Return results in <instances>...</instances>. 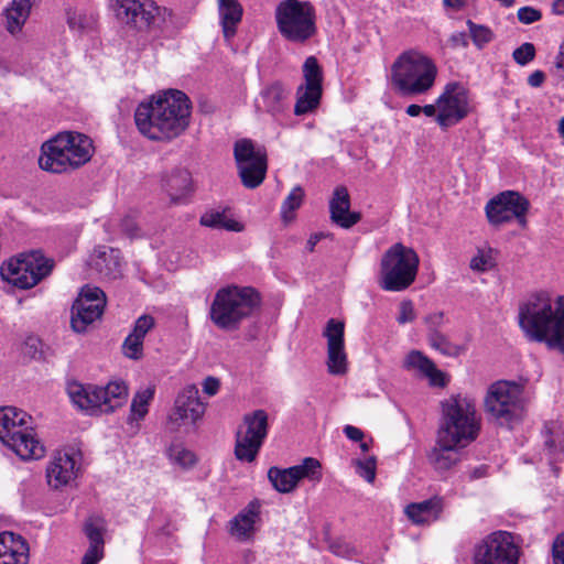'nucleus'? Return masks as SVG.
<instances>
[{"label": "nucleus", "instance_id": "13d9d810", "mask_svg": "<svg viewBox=\"0 0 564 564\" xmlns=\"http://www.w3.org/2000/svg\"><path fill=\"white\" fill-rule=\"evenodd\" d=\"M121 230L130 238H133L138 235V225L131 217H126L121 221Z\"/></svg>", "mask_w": 564, "mask_h": 564}, {"label": "nucleus", "instance_id": "680f3d73", "mask_svg": "<svg viewBox=\"0 0 564 564\" xmlns=\"http://www.w3.org/2000/svg\"><path fill=\"white\" fill-rule=\"evenodd\" d=\"M344 433L349 440L354 442H361L364 438V432L352 425H346L344 427Z\"/></svg>", "mask_w": 564, "mask_h": 564}, {"label": "nucleus", "instance_id": "f704fd0d", "mask_svg": "<svg viewBox=\"0 0 564 564\" xmlns=\"http://www.w3.org/2000/svg\"><path fill=\"white\" fill-rule=\"evenodd\" d=\"M321 96L322 88H313L306 85L300 86L294 113L301 116L312 111L318 106Z\"/></svg>", "mask_w": 564, "mask_h": 564}, {"label": "nucleus", "instance_id": "cd10ccee", "mask_svg": "<svg viewBox=\"0 0 564 564\" xmlns=\"http://www.w3.org/2000/svg\"><path fill=\"white\" fill-rule=\"evenodd\" d=\"M29 546L25 540L13 532L0 533V564H28Z\"/></svg>", "mask_w": 564, "mask_h": 564}, {"label": "nucleus", "instance_id": "5fc2aeb1", "mask_svg": "<svg viewBox=\"0 0 564 564\" xmlns=\"http://www.w3.org/2000/svg\"><path fill=\"white\" fill-rule=\"evenodd\" d=\"M104 554V547L89 545L83 556L82 564H97Z\"/></svg>", "mask_w": 564, "mask_h": 564}, {"label": "nucleus", "instance_id": "052dcab7", "mask_svg": "<svg viewBox=\"0 0 564 564\" xmlns=\"http://www.w3.org/2000/svg\"><path fill=\"white\" fill-rule=\"evenodd\" d=\"M545 82V74L542 70H534L529 77H528V84L533 88H539L543 85Z\"/></svg>", "mask_w": 564, "mask_h": 564}, {"label": "nucleus", "instance_id": "6e6552de", "mask_svg": "<svg viewBox=\"0 0 564 564\" xmlns=\"http://www.w3.org/2000/svg\"><path fill=\"white\" fill-rule=\"evenodd\" d=\"M420 258L414 249L401 242L389 247L380 259L379 286L388 292H402L415 281Z\"/></svg>", "mask_w": 564, "mask_h": 564}, {"label": "nucleus", "instance_id": "dca6fc26", "mask_svg": "<svg viewBox=\"0 0 564 564\" xmlns=\"http://www.w3.org/2000/svg\"><path fill=\"white\" fill-rule=\"evenodd\" d=\"M529 207L530 203L523 195L514 191H506L487 203L486 215L492 226H500L516 218L518 224L525 228Z\"/></svg>", "mask_w": 564, "mask_h": 564}, {"label": "nucleus", "instance_id": "1a4fd4ad", "mask_svg": "<svg viewBox=\"0 0 564 564\" xmlns=\"http://www.w3.org/2000/svg\"><path fill=\"white\" fill-rule=\"evenodd\" d=\"M523 387L514 381L498 380L491 383L484 398L488 419L499 426L511 429L524 415Z\"/></svg>", "mask_w": 564, "mask_h": 564}, {"label": "nucleus", "instance_id": "774afa93", "mask_svg": "<svg viewBox=\"0 0 564 564\" xmlns=\"http://www.w3.org/2000/svg\"><path fill=\"white\" fill-rule=\"evenodd\" d=\"M242 561L245 564H252L256 561V554L251 550H245L242 552Z\"/></svg>", "mask_w": 564, "mask_h": 564}, {"label": "nucleus", "instance_id": "20e7f679", "mask_svg": "<svg viewBox=\"0 0 564 564\" xmlns=\"http://www.w3.org/2000/svg\"><path fill=\"white\" fill-rule=\"evenodd\" d=\"M261 296L251 286L228 285L219 289L209 308V318L219 329L234 332L260 307Z\"/></svg>", "mask_w": 564, "mask_h": 564}, {"label": "nucleus", "instance_id": "37998d69", "mask_svg": "<svg viewBox=\"0 0 564 564\" xmlns=\"http://www.w3.org/2000/svg\"><path fill=\"white\" fill-rule=\"evenodd\" d=\"M427 339L431 347L445 356H458L460 352V348L452 344L441 332L429 333Z\"/></svg>", "mask_w": 564, "mask_h": 564}, {"label": "nucleus", "instance_id": "4d7b16f0", "mask_svg": "<svg viewBox=\"0 0 564 564\" xmlns=\"http://www.w3.org/2000/svg\"><path fill=\"white\" fill-rule=\"evenodd\" d=\"M444 315L442 312L432 313L425 317V324L427 325L429 333L440 332L438 328L443 324Z\"/></svg>", "mask_w": 564, "mask_h": 564}, {"label": "nucleus", "instance_id": "9b49d317", "mask_svg": "<svg viewBox=\"0 0 564 564\" xmlns=\"http://www.w3.org/2000/svg\"><path fill=\"white\" fill-rule=\"evenodd\" d=\"M72 401L89 414L110 413L128 398L123 381H111L106 387L74 384L68 390Z\"/></svg>", "mask_w": 564, "mask_h": 564}, {"label": "nucleus", "instance_id": "c9c22d12", "mask_svg": "<svg viewBox=\"0 0 564 564\" xmlns=\"http://www.w3.org/2000/svg\"><path fill=\"white\" fill-rule=\"evenodd\" d=\"M200 224L205 227L226 229L230 231H241L242 226L232 219L226 217L225 213L208 212L200 217Z\"/></svg>", "mask_w": 564, "mask_h": 564}, {"label": "nucleus", "instance_id": "5701e85b", "mask_svg": "<svg viewBox=\"0 0 564 564\" xmlns=\"http://www.w3.org/2000/svg\"><path fill=\"white\" fill-rule=\"evenodd\" d=\"M289 97L290 90L282 83L274 82L261 89L256 108L278 119L289 109Z\"/></svg>", "mask_w": 564, "mask_h": 564}, {"label": "nucleus", "instance_id": "58836bf2", "mask_svg": "<svg viewBox=\"0 0 564 564\" xmlns=\"http://www.w3.org/2000/svg\"><path fill=\"white\" fill-rule=\"evenodd\" d=\"M304 196V189L301 186L297 185L292 188L281 206V216L284 221H290L294 218V212L301 207Z\"/></svg>", "mask_w": 564, "mask_h": 564}, {"label": "nucleus", "instance_id": "4468645a", "mask_svg": "<svg viewBox=\"0 0 564 564\" xmlns=\"http://www.w3.org/2000/svg\"><path fill=\"white\" fill-rule=\"evenodd\" d=\"M234 156L243 186L247 188L260 186L268 167L264 149H257L251 140L242 139L235 143Z\"/></svg>", "mask_w": 564, "mask_h": 564}, {"label": "nucleus", "instance_id": "c03bdc74", "mask_svg": "<svg viewBox=\"0 0 564 564\" xmlns=\"http://www.w3.org/2000/svg\"><path fill=\"white\" fill-rule=\"evenodd\" d=\"M352 464L356 467V473L369 484L376 479L377 459L375 456H369L365 459H355Z\"/></svg>", "mask_w": 564, "mask_h": 564}, {"label": "nucleus", "instance_id": "864d4df0", "mask_svg": "<svg viewBox=\"0 0 564 564\" xmlns=\"http://www.w3.org/2000/svg\"><path fill=\"white\" fill-rule=\"evenodd\" d=\"M554 564H564V533L557 535L552 546Z\"/></svg>", "mask_w": 564, "mask_h": 564}, {"label": "nucleus", "instance_id": "bb28decb", "mask_svg": "<svg viewBox=\"0 0 564 564\" xmlns=\"http://www.w3.org/2000/svg\"><path fill=\"white\" fill-rule=\"evenodd\" d=\"M465 446L437 435L435 446L427 455L429 462L437 470H447L457 464L459 460V449Z\"/></svg>", "mask_w": 564, "mask_h": 564}, {"label": "nucleus", "instance_id": "8fccbe9b", "mask_svg": "<svg viewBox=\"0 0 564 564\" xmlns=\"http://www.w3.org/2000/svg\"><path fill=\"white\" fill-rule=\"evenodd\" d=\"M415 319V311L412 301L404 300L399 305V315L397 321L399 324H406Z\"/></svg>", "mask_w": 564, "mask_h": 564}, {"label": "nucleus", "instance_id": "473e14b6", "mask_svg": "<svg viewBox=\"0 0 564 564\" xmlns=\"http://www.w3.org/2000/svg\"><path fill=\"white\" fill-rule=\"evenodd\" d=\"M162 186L173 203H178L192 189L191 173L185 169H174L162 180Z\"/></svg>", "mask_w": 564, "mask_h": 564}, {"label": "nucleus", "instance_id": "0e129e2a", "mask_svg": "<svg viewBox=\"0 0 564 564\" xmlns=\"http://www.w3.org/2000/svg\"><path fill=\"white\" fill-rule=\"evenodd\" d=\"M422 112L427 117H435L437 116V106L436 102L434 105H425L422 107Z\"/></svg>", "mask_w": 564, "mask_h": 564}, {"label": "nucleus", "instance_id": "f257e3e1", "mask_svg": "<svg viewBox=\"0 0 564 564\" xmlns=\"http://www.w3.org/2000/svg\"><path fill=\"white\" fill-rule=\"evenodd\" d=\"M191 101L181 90L170 89L141 102L134 121L141 134L154 141H171L189 126Z\"/></svg>", "mask_w": 564, "mask_h": 564}, {"label": "nucleus", "instance_id": "09e8293b", "mask_svg": "<svg viewBox=\"0 0 564 564\" xmlns=\"http://www.w3.org/2000/svg\"><path fill=\"white\" fill-rule=\"evenodd\" d=\"M85 533L89 540L90 545L104 547V529L97 525L94 521H88L85 524Z\"/></svg>", "mask_w": 564, "mask_h": 564}, {"label": "nucleus", "instance_id": "6e6d98bb", "mask_svg": "<svg viewBox=\"0 0 564 564\" xmlns=\"http://www.w3.org/2000/svg\"><path fill=\"white\" fill-rule=\"evenodd\" d=\"M469 36L465 32H455L448 39V45L452 48L467 47L469 44Z\"/></svg>", "mask_w": 564, "mask_h": 564}, {"label": "nucleus", "instance_id": "a19ab883", "mask_svg": "<svg viewBox=\"0 0 564 564\" xmlns=\"http://www.w3.org/2000/svg\"><path fill=\"white\" fill-rule=\"evenodd\" d=\"M303 76L308 87L322 88L323 72L315 56H310L303 64Z\"/></svg>", "mask_w": 564, "mask_h": 564}, {"label": "nucleus", "instance_id": "6ab92c4d", "mask_svg": "<svg viewBox=\"0 0 564 564\" xmlns=\"http://www.w3.org/2000/svg\"><path fill=\"white\" fill-rule=\"evenodd\" d=\"M206 410L205 403L200 401L198 389L186 386L177 394L174 409L169 415L167 425L172 432H177L182 426L195 425Z\"/></svg>", "mask_w": 564, "mask_h": 564}, {"label": "nucleus", "instance_id": "9d476101", "mask_svg": "<svg viewBox=\"0 0 564 564\" xmlns=\"http://www.w3.org/2000/svg\"><path fill=\"white\" fill-rule=\"evenodd\" d=\"M274 18L279 33L288 42L305 44L317 34L316 10L310 1H280Z\"/></svg>", "mask_w": 564, "mask_h": 564}, {"label": "nucleus", "instance_id": "4be33fe9", "mask_svg": "<svg viewBox=\"0 0 564 564\" xmlns=\"http://www.w3.org/2000/svg\"><path fill=\"white\" fill-rule=\"evenodd\" d=\"M345 323L335 318L327 321L323 337L327 340V369L330 375H345L348 369L345 351Z\"/></svg>", "mask_w": 564, "mask_h": 564}, {"label": "nucleus", "instance_id": "f3484780", "mask_svg": "<svg viewBox=\"0 0 564 564\" xmlns=\"http://www.w3.org/2000/svg\"><path fill=\"white\" fill-rule=\"evenodd\" d=\"M436 122L447 129L460 122L469 113V98L466 88L458 83H449L436 99Z\"/></svg>", "mask_w": 564, "mask_h": 564}, {"label": "nucleus", "instance_id": "72a5a7b5", "mask_svg": "<svg viewBox=\"0 0 564 564\" xmlns=\"http://www.w3.org/2000/svg\"><path fill=\"white\" fill-rule=\"evenodd\" d=\"M403 367L429 378L434 384H437V378L442 377V372L436 369L434 362L419 350H412L406 355Z\"/></svg>", "mask_w": 564, "mask_h": 564}, {"label": "nucleus", "instance_id": "3c124183", "mask_svg": "<svg viewBox=\"0 0 564 564\" xmlns=\"http://www.w3.org/2000/svg\"><path fill=\"white\" fill-rule=\"evenodd\" d=\"M542 13L532 7H522L518 10V19L523 24H531L541 20Z\"/></svg>", "mask_w": 564, "mask_h": 564}, {"label": "nucleus", "instance_id": "39448f33", "mask_svg": "<svg viewBox=\"0 0 564 564\" xmlns=\"http://www.w3.org/2000/svg\"><path fill=\"white\" fill-rule=\"evenodd\" d=\"M0 441L23 460L45 455V446L32 427V417L14 406L0 409Z\"/></svg>", "mask_w": 564, "mask_h": 564}, {"label": "nucleus", "instance_id": "393cba45", "mask_svg": "<svg viewBox=\"0 0 564 564\" xmlns=\"http://www.w3.org/2000/svg\"><path fill=\"white\" fill-rule=\"evenodd\" d=\"M329 214L334 224L344 229H349L361 219V214L350 212V195L348 189L340 185L337 186L329 200Z\"/></svg>", "mask_w": 564, "mask_h": 564}, {"label": "nucleus", "instance_id": "a878e982", "mask_svg": "<svg viewBox=\"0 0 564 564\" xmlns=\"http://www.w3.org/2000/svg\"><path fill=\"white\" fill-rule=\"evenodd\" d=\"M76 473L74 457L67 453L57 452L46 467L47 482L52 488L58 489L75 479Z\"/></svg>", "mask_w": 564, "mask_h": 564}, {"label": "nucleus", "instance_id": "2eb2a0df", "mask_svg": "<svg viewBox=\"0 0 564 564\" xmlns=\"http://www.w3.org/2000/svg\"><path fill=\"white\" fill-rule=\"evenodd\" d=\"M520 549L513 535L506 531L492 532L476 547L475 564H518Z\"/></svg>", "mask_w": 564, "mask_h": 564}, {"label": "nucleus", "instance_id": "603ef678", "mask_svg": "<svg viewBox=\"0 0 564 564\" xmlns=\"http://www.w3.org/2000/svg\"><path fill=\"white\" fill-rule=\"evenodd\" d=\"M329 549L335 555L341 557H349L356 553L352 546L340 540L330 543Z\"/></svg>", "mask_w": 564, "mask_h": 564}, {"label": "nucleus", "instance_id": "aec40b11", "mask_svg": "<svg viewBox=\"0 0 564 564\" xmlns=\"http://www.w3.org/2000/svg\"><path fill=\"white\" fill-rule=\"evenodd\" d=\"M117 20L130 28L145 30L160 14V8L153 0H109Z\"/></svg>", "mask_w": 564, "mask_h": 564}, {"label": "nucleus", "instance_id": "4c0bfd02", "mask_svg": "<svg viewBox=\"0 0 564 564\" xmlns=\"http://www.w3.org/2000/svg\"><path fill=\"white\" fill-rule=\"evenodd\" d=\"M167 456L173 465L183 469L193 467L197 463L196 455L183 444H172L167 449Z\"/></svg>", "mask_w": 564, "mask_h": 564}, {"label": "nucleus", "instance_id": "e433bc0d", "mask_svg": "<svg viewBox=\"0 0 564 564\" xmlns=\"http://www.w3.org/2000/svg\"><path fill=\"white\" fill-rule=\"evenodd\" d=\"M153 395L154 389L152 388H147L135 393V395L132 399L130 408V422L144 419V416L148 413L150 401L153 399Z\"/></svg>", "mask_w": 564, "mask_h": 564}, {"label": "nucleus", "instance_id": "bf43d9fd", "mask_svg": "<svg viewBox=\"0 0 564 564\" xmlns=\"http://www.w3.org/2000/svg\"><path fill=\"white\" fill-rule=\"evenodd\" d=\"M220 382L214 377H207L203 383V391L208 395H215L219 390Z\"/></svg>", "mask_w": 564, "mask_h": 564}, {"label": "nucleus", "instance_id": "49530a36", "mask_svg": "<svg viewBox=\"0 0 564 564\" xmlns=\"http://www.w3.org/2000/svg\"><path fill=\"white\" fill-rule=\"evenodd\" d=\"M512 57L517 64L524 66L534 59L535 47L532 43L525 42L513 51Z\"/></svg>", "mask_w": 564, "mask_h": 564}, {"label": "nucleus", "instance_id": "ddd939ff", "mask_svg": "<svg viewBox=\"0 0 564 564\" xmlns=\"http://www.w3.org/2000/svg\"><path fill=\"white\" fill-rule=\"evenodd\" d=\"M268 435V414L256 410L243 416V426L236 434L235 455L238 460L251 463L256 459Z\"/></svg>", "mask_w": 564, "mask_h": 564}, {"label": "nucleus", "instance_id": "69168bd1", "mask_svg": "<svg viewBox=\"0 0 564 564\" xmlns=\"http://www.w3.org/2000/svg\"><path fill=\"white\" fill-rule=\"evenodd\" d=\"M552 11L557 15H564V0H554Z\"/></svg>", "mask_w": 564, "mask_h": 564}, {"label": "nucleus", "instance_id": "a211bd4d", "mask_svg": "<svg viewBox=\"0 0 564 564\" xmlns=\"http://www.w3.org/2000/svg\"><path fill=\"white\" fill-rule=\"evenodd\" d=\"M106 302V294L100 288L84 286L72 306V328L76 333L86 332L90 324L101 317Z\"/></svg>", "mask_w": 564, "mask_h": 564}, {"label": "nucleus", "instance_id": "412c9836", "mask_svg": "<svg viewBox=\"0 0 564 564\" xmlns=\"http://www.w3.org/2000/svg\"><path fill=\"white\" fill-rule=\"evenodd\" d=\"M268 478L275 490L288 494L295 489L302 478L318 482L322 479V466L316 458L306 457L302 464L290 468L271 467L268 471Z\"/></svg>", "mask_w": 564, "mask_h": 564}, {"label": "nucleus", "instance_id": "c756f323", "mask_svg": "<svg viewBox=\"0 0 564 564\" xmlns=\"http://www.w3.org/2000/svg\"><path fill=\"white\" fill-rule=\"evenodd\" d=\"M219 23L226 41H230L237 33L242 20L243 9L238 0H217Z\"/></svg>", "mask_w": 564, "mask_h": 564}, {"label": "nucleus", "instance_id": "7ed1b4c3", "mask_svg": "<svg viewBox=\"0 0 564 564\" xmlns=\"http://www.w3.org/2000/svg\"><path fill=\"white\" fill-rule=\"evenodd\" d=\"M94 151L88 135L75 131L59 132L42 144L39 165L45 172L68 173L89 162Z\"/></svg>", "mask_w": 564, "mask_h": 564}, {"label": "nucleus", "instance_id": "2f4dec72", "mask_svg": "<svg viewBox=\"0 0 564 564\" xmlns=\"http://www.w3.org/2000/svg\"><path fill=\"white\" fill-rule=\"evenodd\" d=\"M443 510V499L435 496L431 499L406 506L404 512L415 524H425L436 520Z\"/></svg>", "mask_w": 564, "mask_h": 564}, {"label": "nucleus", "instance_id": "0eeeda50", "mask_svg": "<svg viewBox=\"0 0 564 564\" xmlns=\"http://www.w3.org/2000/svg\"><path fill=\"white\" fill-rule=\"evenodd\" d=\"M479 432L480 419L473 399L458 394L442 402L437 435L467 446L477 438Z\"/></svg>", "mask_w": 564, "mask_h": 564}, {"label": "nucleus", "instance_id": "ea45409f", "mask_svg": "<svg viewBox=\"0 0 564 564\" xmlns=\"http://www.w3.org/2000/svg\"><path fill=\"white\" fill-rule=\"evenodd\" d=\"M496 251L490 248H479L477 253L470 259L469 267L473 271L486 272L496 265Z\"/></svg>", "mask_w": 564, "mask_h": 564}, {"label": "nucleus", "instance_id": "de8ad7c7", "mask_svg": "<svg viewBox=\"0 0 564 564\" xmlns=\"http://www.w3.org/2000/svg\"><path fill=\"white\" fill-rule=\"evenodd\" d=\"M155 326V319L153 316L143 314L137 318L132 328V334L144 340L147 334Z\"/></svg>", "mask_w": 564, "mask_h": 564}, {"label": "nucleus", "instance_id": "423d86ee", "mask_svg": "<svg viewBox=\"0 0 564 564\" xmlns=\"http://www.w3.org/2000/svg\"><path fill=\"white\" fill-rule=\"evenodd\" d=\"M436 76L435 63L417 50L401 53L391 66V83L402 95H420L429 91Z\"/></svg>", "mask_w": 564, "mask_h": 564}, {"label": "nucleus", "instance_id": "c85d7f7f", "mask_svg": "<svg viewBox=\"0 0 564 564\" xmlns=\"http://www.w3.org/2000/svg\"><path fill=\"white\" fill-rule=\"evenodd\" d=\"M91 264L104 278L116 280L121 276V261L118 249L101 247L95 250Z\"/></svg>", "mask_w": 564, "mask_h": 564}, {"label": "nucleus", "instance_id": "e2e57ef3", "mask_svg": "<svg viewBox=\"0 0 564 564\" xmlns=\"http://www.w3.org/2000/svg\"><path fill=\"white\" fill-rule=\"evenodd\" d=\"M323 238H325V234L316 232L310 236L306 242V249L308 252H313L317 242H319Z\"/></svg>", "mask_w": 564, "mask_h": 564}, {"label": "nucleus", "instance_id": "a18cd8bd", "mask_svg": "<svg viewBox=\"0 0 564 564\" xmlns=\"http://www.w3.org/2000/svg\"><path fill=\"white\" fill-rule=\"evenodd\" d=\"M122 352L129 359H141L143 356V340L130 333L122 344Z\"/></svg>", "mask_w": 564, "mask_h": 564}, {"label": "nucleus", "instance_id": "338daca9", "mask_svg": "<svg viewBox=\"0 0 564 564\" xmlns=\"http://www.w3.org/2000/svg\"><path fill=\"white\" fill-rule=\"evenodd\" d=\"M406 115L416 117L422 112V107L415 104L409 105L405 109Z\"/></svg>", "mask_w": 564, "mask_h": 564}, {"label": "nucleus", "instance_id": "f8f14e48", "mask_svg": "<svg viewBox=\"0 0 564 564\" xmlns=\"http://www.w3.org/2000/svg\"><path fill=\"white\" fill-rule=\"evenodd\" d=\"M53 268L52 259L46 258L40 250H33L4 262L0 268V275L13 286L28 290L48 276Z\"/></svg>", "mask_w": 564, "mask_h": 564}, {"label": "nucleus", "instance_id": "7c9ffc66", "mask_svg": "<svg viewBox=\"0 0 564 564\" xmlns=\"http://www.w3.org/2000/svg\"><path fill=\"white\" fill-rule=\"evenodd\" d=\"M33 0H12L3 11L4 28L12 35L21 34L32 8Z\"/></svg>", "mask_w": 564, "mask_h": 564}, {"label": "nucleus", "instance_id": "b1692460", "mask_svg": "<svg viewBox=\"0 0 564 564\" xmlns=\"http://www.w3.org/2000/svg\"><path fill=\"white\" fill-rule=\"evenodd\" d=\"M261 503L258 499L250 501L229 522V533L240 542L253 539L257 523L260 521Z\"/></svg>", "mask_w": 564, "mask_h": 564}, {"label": "nucleus", "instance_id": "f03ea898", "mask_svg": "<svg viewBox=\"0 0 564 564\" xmlns=\"http://www.w3.org/2000/svg\"><path fill=\"white\" fill-rule=\"evenodd\" d=\"M556 304L545 292L532 295L519 308V325L530 340L564 354V296Z\"/></svg>", "mask_w": 564, "mask_h": 564}, {"label": "nucleus", "instance_id": "79ce46f5", "mask_svg": "<svg viewBox=\"0 0 564 564\" xmlns=\"http://www.w3.org/2000/svg\"><path fill=\"white\" fill-rule=\"evenodd\" d=\"M466 23H467V26L469 30V35L473 40V43L477 48H479V50L484 48L487 44H489L494 40L495 34L490 28L482 25V24H477V23L473 22L471 20H467Z\"/></svg>", "mask_w": 564, "mask_h": 564}]
</instances>
